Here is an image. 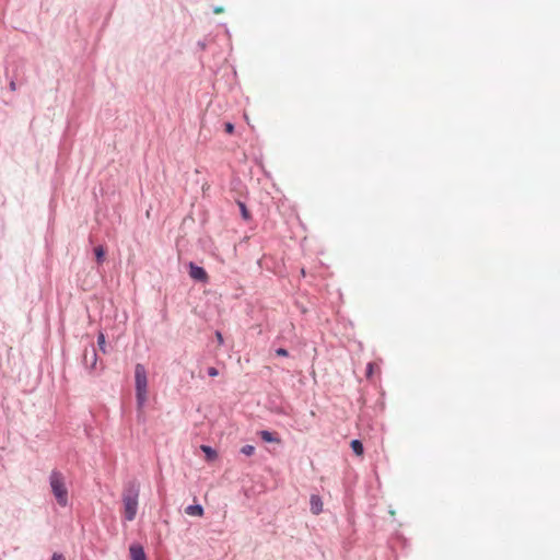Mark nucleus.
<instances>
[{"label": "nucleus", "mask_w": 560, "mask_h": 560, "mask_svg": "<svg viewBox=\"0 0 560 560\" xmlns=\"http://www.w3.org/2000/svg\"><path fill=\"white\" fill-rule=\"evenodd\" d=\"M139 486L129 482L122 492L124 515L127 521H133L138 510Z\"/></svg>", "instance_id": "f257e3e1"}, {"label": "nucleus", "mask_w": 560, "mask_h": 560, "mask_svg": "<svg viewBox=\"0 0 560 560\" xmlns=\"http://www.w3.org/2000/svg\"><path fill=\"white\" fill-rule=\"evenodd\" d=\"M135 381L137 404L141 409L148 399V377L145 368L140 363L135 368Z\"/></svg>", "instance_id": "f03ea898"}, {"label": "nucleus", "mask_w": 560, "mask_h": 560, "mask_svg": "<svg viewBox=\"0 0 560 560\" xmlns=\"http://www.w3.org/2000/svg\"><path fill=\"white\" fill-rule=\"evenodd\" d=\"M51 491L60 506L68 505V489L65 483L63 475L58 470H52L49 476Z\"/></svg>", "instance_id": "7ed1b4c3"}, {"label": "nucleus", "mask_w": 560, "mask_h": 560, "mask_svg": "<svg viewBox=\"0 0 560 560\" xmlns=\"http://www.w3.org/2000/svg\"><path fill=\"white\" fill-rule=\"evenodd\" d=\"M189 275L192 279L198 281H207L208 275L206 270L202 267L196 266L195 264L190 262L189 265Z\"/></svg>", "instance_id": "20e7f679"}, {"label": "nucleus", "mask_w": 560, "mask_h": 560, "mask_svg": "<svg viewBox=\"0 0 560 560\" xmlns=\"http://www.w3.org/2000/svg\"><path fill=\"white\" fill-rule=\"evenodd\" d=\"M310 504H311V512L314 515H318L323 512L324 504H323V501L319 495L312 494L311 499H310Z\"/></svg>", "instance_id": "39448f33"}, {"label": "nucleus", "mask_w": 560, "mask_h": 560, "mask_svg": "<svg viewBox=\"0 0 560 560\" xmlns=\"http://www.w3.org/2000/svg\"><path fill=\"white\" fill-rule=\"evenodd\" d=\"M129 551L132 560H145V555L141 546L131 545Z\"/></svg>", "instance_id": "423d86ee"}, {"label": "nucleus", "mask_w": 560, "mask_h": 560, "mask_svg": "<svg viewBox=\"0 0 560 560\" xmlns=\"http://www.w3.org/2000/svg\"><path fill=\"white\" fill-rule=\"evenodd\" d=\"M374 374H381V368L377 362H369L366 366V377L372 378Z\"/></svg>", "instance_id": "0eeeda50"}, {"label": "nucleus", "mask_w": 560, "mask_h": 560, "mask_svg": "<svg viewBox=\"0 0 560 560\" xmlns=\"http://www.w3.org/2000/svg\"><path fill=\"white\" fill-rule=\"evenodd\" d=\"M185 512L186 514L190 515V516H202L203 515V509L201 505H188L186 509H185Z\"/></svg>", "instance_id": "6e6552de"}, {"label": "nucleus", "mask_w": 560, "mask_h": 560, "mask_svg": "<svg viewBox=\"0 0 560 560\" xmlns=\"http://www.w3.org/2000/svg\"><path fill=\"white\" fill-rule=\"evenodd\" d=\"M96 361H97V355H96V351H95V349H94V348H92V350H91V355H90V358H89V353H88V351H85V353H84V363H85V364H89V363H90V364H91V368H92V369H94V368H95V365H96Z\"/></svg>", "instance_id": "1a4fd4ad"}, {"label": "nucleus", "mask_w": 560, "mask_h": 560, "mask_svg": "<svg viewBox=\"0 0 560 560\" xmlns=\"http://www.w3.org/2000/svg\"><path fill=\"white\" fill-rule=\"evenodd\" d=\"M260 438L265 441V442H268V443H271V442H275V443H280V439L276 438L273 435V433L269 432V431H260Z\"/></svg>", "instance_id": "9d476101"}, {"label": "nucleus", "mask_w": 560, "mask_h": 560, "mask_svg": "<svg viewBox=\"0 0 560 560\" xmlns=\"http://www.w3.org/2000/svg\"><path fill=\"white\" fill-rule=\"evenodd\" d=\"M201 451L206 454L208 460H214L218 457L217 452L208 445H201Z\"/></svg>", "instance_id": "9b49d317"}, {"label": "nucleus", "mask_w": 560, "mask_h": 560, "mask_svg": "<svg viewBox=\"0 0 560 560\" xmlns=\"http://www.w3.org/2000/svg\"><path fill=\"white\" fill-rule=\"evenodd\" d=\"M351 448L358 455L361 456L363 454V445L359 440L351 441Z\"/></svg>", "instance_id": "f8f14e48"}, {"label": "nucleus", "mask_w": 560, "mask_h": 560, "mask_svg": "<svg viewBox=\"0 0 560 560\" xmlns=\"http://www.w3.org/2000/svg\"><path fill=\"white\" fill-rule=\"evenodd\" d=\"M94 254H95L97 262H103L104 257H105V249H104V247L101 246V245L95 247L94 248Z\"/></svg>", "instance_id": "ddd939ff"}, {"label": "nucleus", "mask_w": 560, "mask_h": 560, "mask_svg": "<svg viewBox=\"0 0 560 560\" xmlns=\"http://www.w3.org/2000/svg\"><path fill=\"white\" fill-rule=\"evenodd\" d=\"M241 452L246 456H252L255 452V447L253 445H244Z\"/></svg>", "instance_id": "4468645a"}, {"label": "nucleus", "mask_w": 560, "mask_h": 560, "mask_svg": "<svg viewBox=\"0 0 560 560\" xmlns=\"http://www.w3.org/2000/svg\"><path fill=\"white\" fill-rule=\"evenodd\" d=\"M238 206H240V209H241L242 217L245 220H248L250 218V215H249V212H248L246 206L243 202H240Z\"/></svg>", "instance_id": "2eb2a0df"}, {"label": "nucleus", "mask_w": 560, "mask_h": 560, "mask_svg": "<svg viewBox=\"0 0 560 560\" xmlns=\"http://www.w3.org/2000/svg\"><path fill=\"white\" fill-rule=\"evenodd\" d=\"M97 343H98L100 349L105 352V337H104V334L101 332L98 335Z\"/></svg>", "instance_id": "dca6fc26"}, {"label": "nucleus", "mask_w": 560, "mask_h": 560, "mask_svg": "<svg viewBox=\"0 0 560 560\" xmlns=\"http://www.w3.org/2000/svg\"><path fill=\"white\" fill-rule=\"evenodd\" d=\"M224 130L229 135H232L234 132V125L232 122H225L224 124Z\"/></svg>", "instance_id": "f3484780"}, {"label": "nucleus", "mask_w": 560, "mask_h": 560, "mask_svg": "<svg viewBox=\"0 0 560 560\" xmlns=\"http://www.w3.org/2000/svg\"><path fill=\"white\" fill-rule=\"evenodd\" d=\"M276 353H277V355H280V357H288V354H289L288 351L283 348L277 349Z\"/></svg>", "instance_id": "a211bd4d"}, {"label": "nucleus", "mask_w": 560, "mask_h": 560, "mask_svg": "<svg viewBox=\"0 0 560 560\" xmlns=\"http://www.w3.org/2000/svg\"><path fill=\"white\" fill-rule=\"evenodd\" d=\"M208 374H209V376L214 377L219 374V372L215 368L211 366L208 369Z\"/></svg>", "instance_id": "6ab92c4d"}, {"label": "nucleus", "mask_w": 560, "mask_h": 560, "mask_svg": "<svg viewBox=\"0 0 560 560\" xmlns=\"http://www.w3.org/2000/svg\"><path fill=\"white\" fill-rule=\"evenodd\" d=\"M215 338H217L218 343H219L220 346H221V345H223L224 340H223V336H222V334H221L220 331H217V332H215Z\"/></svg>", "instance_id": "aec40b11"}, {"label": "nucleus", "mask_w": 560, "mask_h": 560, "mask_svg": "<svg viewBox=\"0 0 560 560\" xmlns=\"http://www.w3.org/2000/svg\"><path fill=\"white\" fill-rule=\"evenodd\" d=\"M50 560H66L61 553H54Z\"/></svg>", "instance_id": "412c9836"}, {"label": "nucleus", "mask_w": 560, "mask_h": 560, "mask_svg": "<svg viewBox=\"0 0 560 560\" xmlns=\"http://www.w3.org/2000/svg\"><path fill=\"white\" fill-rule=\"evenodd\" d=\"M9 88L12 92L16 91V83L14 81H11Z\"/></svg>", "instance_id": "4be33fe9"}]
</instances>
